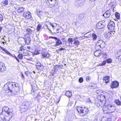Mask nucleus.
<instances>
[{"label": "nucleus", "mask_w": 121, "mask_h": 121, "mask_svg": "<svg viewBox=\"0 0 121 121\" xmlns=\"http://www.w3.org/2000/svg\"><path fill=\"white\" fill-rule=\"evenodd\" d=\"M4 88L6 95L10 96L13 93L16 95L19 92L20 87L17 83L14 82H9L5 84Z\"/></svg>", "instance_id": "nucleus-1"}, {"label": "nucleus", "mask_w": 121, "mask_h": 121, "mask_svg": "<svg viewBox=\"0 0 121 121\" xmlns=\"http://www.w3.org/2000/svg\"><path fill=\"white\" fill-rule=\"evenodd\" d=\"M1 119L3 121H9L13 116V111L7 106L4 107L0 114Z\"/></svg>", "instance_id": "nucleus-2"}, {"label": "nucleus", "mask_w": 121, "mask_h": 121, "mask_svg": "<svg viewBox=\"0 0 121 121\" xmlns=\"http://www.w3.org/2000/svg\"><path fill=\"white\" fill-rule=\"evenodd\" d=\"M29 51L24 48V47L22 45L20 48L19 50L18 51V54L17 57L14 55V57L16 59L18 63L20 62V61L19 59L22 60L24 56L27 55L29 54Z\"/></svg>", "instance_id": "nucleus-3"}, {"label": "nucleus", "mask_w": 121, "mask_h": 121, "mask_svg": "<svg viewBox=\"0 0 121 121\" xmlns=\"http://www.w3.org/2000/svg\"><path fill=\"white\" fill-rule=\"evenodd\" d=\"M116 107L114 104H109L103 106L102 110L104 114H108L113 112L116 110Z\"/></svg>", "instance_id": "nucleus-4"}, {"label": "nucleus", "mask_w": 121, "mask_h": 121, "mask_svg": "<svg viewBox=\"0 0 121 121\" xmlns=\"http://www.w3.org/2000/svg\"><path fill=\"white\" fill-rule=\"evenodd\" d=\"M79 38L76 37L74 38H69L68 41L69 44V46L75 49L77 48L80 44V42L78 39Z\"/></svg>", "instance_id": "nucleus-5"}, {"label": "nucleus", "mask_w": 121, "mask_h": 121, "mask_svg": "<svg viewBox=\"0 0 121 121\" xmlns=\"http://www.w3.org/2000/svg\"><path fill=\"white\" fill-rule=\"evenodd\" d=\"M32 31H28L27 33L25 34L24 37V40L26 44L29 45L31 40L30 35L32 34Z\"/></svg>", "instance_id": "nucleus-6"}, {"label": "nucleus", "mask_w": 121, "mask_h": 121, "mask_svg": "<svg viewBox=\"0 0 121 121\" xmlns=\"http://www.w3.org/2000/svg\"><path fill=\"white\" fill-rule=\"evenodd\" d=\"M32 87L31 91L33 93V95H37L39 93L37 86L35 83H33L31 84Z\"/></svg>", "instance_id": "nucleus-7"}, {"label": "nucleus", "mask_w": 121, "mask_h": 121, "mask_svg": "<svg viewBox=\"0 0 121 121\" xmlns=\"http://www.w3.org/2000/svg\"><path fill=\"white\" fill-rule=\"evenodd\" d=\"M97 99L100 101L99 105H102L104 104L105 102V96L102 94L100 95H98L97 97Z\"/></svg>", "instance_id": "nucleus-8"}, {"label": "nucleus", "mask_w": 121, "mask_h": 121, "mask_svg": "<svg viewBox=\"0 0 121 121\" xmlns=\"http://www.w3.org/2000/svg\"><path fill=\"white\" fill-rule=\"evenodd\" d=\"M85 0H76L74 4L76 7H81L85 3Z\"/></svg>", "instance_id": "nucleus-9"}, {"label": "nucleus", "mask_w": 121, "mask_h": 121, "mask_svg": "<svg viewBox=\"0 0 121 121\" xmlns=\"http://www.w3.org/2000/svg\"><path fill=\"white\" fill-rule=\"evenodd\" d=\"M119 86V82L116 80L112 82L110 85V88L112 89L116 88L118 87Z\"/></svg>", "instance_id": "nucleus-10"}, {"label": "nucleus", "mask_w": 121, "mask_h": 121, "mask_svg": "<svg viewBox=\"0 0 121 121\" xmlns=\"http://www.w3.org/2000/svg\"><path fill=\"white\" fill-rule=\"evenodd\" d=\"M105 23L104 20L99 22L96 25V27L99 29L103 28L105 26Z\"/></svg>", "instance_id": "nucleus-11"}, {"label": "nucleus", "mask_w": 121, "mask_h": 121, "mask_svg": "<svg viewBox=\"0 0 121 121\" xmlns=\"http://www.w3.org/2000/svg\"><path fill=\"white\" fill-rule=\"evenodd\" d=\"M50 38L53 39L57 40L56 41V44H55V46H58L62 44V42L57 37H56L50 36L49 37V39Z\"/></svg>", "instance_id": "nucleus-12"}, {"label": "nucleus", "mask_w": 121, "mask_h": 121, "mask_svg": "<svg viewBox=\"0 0 121 121\" xmlns=\"http://www.w3.org/2000/svg\"><path fill=\"white\" fill-rule=\"evenodd\" d=\"M115 26L114 22L113 21H111L109 23L107 26V27L109 30H114V29Z\"/></svg>", "instance_id": "nucleus-13"}, {"label": "nucleus", "mask_w": 121, "mask_h": 121, "mask_svg": "<svg viewBox=\"0 0 121 121\" xmlns=\"http://www.w3.org/2000/svg\"><path fill=\"white\" fill-rule=\"evenodd\" d=\"M89 110L88 108L86 107L83 106L81 114L83 116H85L88 114Z\"/></svg>", "instance_id": "nucleus-14"}, {"label": "nucleus", "mask_w": 121, "mask_h": 121, "mask_svg": "<svg viewBox=\"0 0 121 121\" xmlns=\"http://www.w3.org/2000/svg\"><path fill=\"white\" fill-rule=\"evenodd\" d=\"M23 16L27 19H30L31 17V13L28 11L24 12Z\"/></svg>", "instance_id": "nucleus-15"}, {"label": "nucleus", "mask_w": 121, "mask_h": 121, "mask_svg": "<svg viewBox=\"0 0 121 121\" xmlns=\"http://www.w3.org/2000/svg\"><path fill=\"white\" fill-rule=\"evenodd\" d=\"M110 77L109 76H106L103 77V82L106 84L109 82L110 81Z\"/></svg>", "instance_id": "nucleus-16"}, {"label": "nucleus", "mask_w": 121, "mask_h": 121, "mask_svg": "<svg viewBox=\"0 0 121 121\" xmlns=\"http://www.w3.org/2000/svg\"><path fill=\"white\" fill-rule=\"evenodd\" d=\"M102 54L101 50H96L94 53V55L96 57H99Z\"/></svg>", "instance_id": "nucleus-17"}, {"label": "nucleus", "mask_w": 121, "mask_h": 121, "mask_svg": "<svg viewBox=\"0 0 121 121\" xmlns=\"http://www.w3.org/2000/svg\"><path fill=\"white\" fill-rule=\"evenodd\" d=\"M83 106H78L76 107L75 108L78 113L81 114Z\"/></svg>", "instance_id": "nucleus-18"}, {"label": "nucleus", "mask_w": 121, "mask_h": 121, "mask_svg": "<svg viewBox=\"0 0 121 121\" xmlns=\"http://www.w3.org/2000/svg\"><path fill=\"white\" fill-rule=\"evenodd\" d=\"M111 15V11L110 10H108L103 14V16L105 18H108Z\"/></svg>", "instance_id": "nucleus-19"}, {"label": "nucleus", "mask_w": 121, "mask_h": 121, "mask_svg": "<svg viewBox=\"0 0 121 121\" xmlns=\"http://www.w3.org/2000/svg\"><path fill=\"white\" fill-rule=\"evenodd\" d=\"M96 43L101 46L102 48L104 47V43L102 40H99Z\"/></svg>", "instance_id": "nucleus-20"}, {"label": "nucleus", "mask_w": 121, "mask_h": 121, "mask_svg": "<svg viewBox=\"0 0 121 121\" xmlns=\"http://www.w3.org/2000/svg\"><path fill=\"white\" fill-rule=\"evenodd\" d=\"M56 1V0H48L47 2V3H48L50 4L49 7L52 8L53 4L55 3V2Z\"/></svg>", "instance_id": "nucleus-21"}, {"label": "nucleus", "mask_w": 121, "mask_h": 121, "mask_svg": "<svg viewBox=\"0 0 121 121\" xmlns=\"http://www.w3.org/2000/svg\"><path fill=\"white\" fill-rule=\"evenodd\" d=\"M24 38L22 37H19L18 39V43L21 45L24 44Z\"/></svg>", "instance_id": "nucleus-22"}, {"label": "nucleus", "mask_w": 121, "mask_h": 121, "mask_svg": "<svg viewBox=\"0 0 121 121\" xmlns=\"http://www.w3.org/2000/svg\"><path fill=\"white\" fill-rule=\"evenodd\" d=\"M117 56L118 57V60L121 62V49L120 51H118L117 52Z\"/></svg>", "instance_id": "nucleus-23"}, {"label": "nucleus", "mask_w": 121, "mask_h": 121, "mask_svg": "<svg viewBox=\"0 0 121 121\" xmlns=\"http://www.w3.org/2000/svg\"><path fill=\"white\" fill-rule=\"evenodd\" d=\"M65 95L69 98H71L72 97V94L71 92L69 91H68L65 93Z\"/></svg>", "instance_id": "nucleus-24"}, {"label": "nucleus", "mask_w": 121, "mask_h": 121, "mask_svg": "<svg viewBox=\"0 0 121 121\" xmlns=\"http://www.w3.org/2000/svg\"><path fill=\"white\" fill-rule=\"evenodd\" d=\"M114 103L118 106H121V101L119 99H115Z\"/></svg>", "instance_id": "nucleus-25"}, {"label": "nucleus", "mask_w": 121, "mask_h": 121, "mask_svg": "<svg viewBox=\"0 0 121 121\" xmlns=\"http://www.w3.org/2000/svg\"><path fill=\"white\" fill-rule=\"evenodd\" d=\"M0 48L2 49L7 54H8V55H11V54L5 48H4L0 46Z\"/></svg>", "instance_id": "nucleus-26"}, {"label": "nucleus", "mask_w": 121, "mask_h": 121, "mask_svg": "<svg viewBox=\"0 0 121 121\" xmlns=\"http://www.w3.org/2000/svg\"><path fill=\"white\" fill-rule=\"evenodd\" d=\"M42 56L43 58L46 57L48 58L49 57V54L47 53L43 52L42 53Z\"/></svg>", "instance_id": "nucleus-27"}, {"label": "nucleus", "mask_w": 121, "mask_h": 121, "mask_svg": "<svg viewBox=\"0 0 121 121\" xmlns=\"http://www.w3.org/2000/svg\"><path fill=\"white\" fill-rule=\"evenodd\" d=\"M115 32V31H110V32H108V33H106V35L110 37L112 35V34L113 33V34Z\"/></svg>", "instance_id": "nucleus-28"}, {"label": "nucleus", "mask_w": 121, "mask_h": 121, "mask_svg": "<svg viewBox=\"0 0 121 121\" xmlns=\"http://www.w3.org/2000/svg\"><path fill=\"white\" fill-rule=\"evenodd\" d=\"M25 9V8H23L22 7H20L18 8L17 9V11L18 13H21L23 12Z\"/></svg>", "instance_id": "nucleus-29"}, {"label": "nucleus", "mask_w": 121, "mask_h": 121, "mask_svg": "<svg viewBox=\"0 0 121 121\" xmlns=\"http://www.w3.org/2000/svg\"><path fill=\"white\" fill-rule=\"evenodd\" d=\"M55 7V9H57L58 8H59V5H58V3L57 2H55V3H54L53 4V7Z\"/></svg>", "instance_id": "nucleus-30"}, {"label": "nucleus", "mask_w": 121, "mask_h": 121, "mask_svg": "<svg viewBox=\"0 0 121 121\" xmlns=\"http://www.w3.org/2000/svg\"><path fill=\"white\" fill-rule=\"evenodd\" d=\"M106 63V60L103 61L102 63L100 64L97 65V66H103L105 65Z\"/></svg>", "instance_id": "nucleus-31"}, {"label": "nucleus", "mask_w": 121, "mask_h": 121, "mask_svg": "<svg viewBox=\"0 0 121 121\" xmlns=\"http://www.w3.org/2000/svg\"><path fill=\"white\" fill-rule=\"evenodd\" d=\"M95 48L96 50H99L100 48H102L96 43Z\"/></svg>", "instance_id": "nucleus-32"}, {"label": "nucleus", "mask_w": 121, "mask_h": 121, "mask_svg": "<svg viewBox=\"0 0 121 121\" xmlns=\"http://www.w3.org/2000/svg\"><path fill=\"white\" fill-rule=\"evenodd\" d=\"M62 65H56L54 66V69L55 70H56L58 69V68H62Z\"/></svg>", "instance_id": "nucleus-33"}, {"label": "nucleus", "mask_w": 121, "mask_h": 121, "mask_svg": "<svg viewBox=\"0 0 121 121\" xmlns=\"http://www.w3.org/2000/svg\"><path fill=\"white\" fill-rule=\"evenodd\" d=\"M92 37L93 39V40H95L97 38L96 35L94 33H93L92 34Z\"/></svg>", "instance_id": "nucleus-34"}, {"label": "nucleus", "mask_w": 121, "mask_h": 121, "mask_svg": "<svg viewBox=\"0 0 121 121\" xmlns=\"http://www.w3.org/2000/svg\"><path fill=\"white\" fill-rule=\"evenodd\" d=\"M115 16L117 19H120V14L118 12H116L115 13Z\"/></svg>", "instance_id": "nucleus-35"}, {"label": "nucleus", "mask_w": 121, "mask_h": 121, "mask_svg": "<svg viewBox=\"0 0 121 121\" xmlns=\"http://www.w3.org/2000/svg\"><path fill=\"white\" fill-rule=\"evenodd\" d=\"M37 15L40 18H41V17L42 14V12L41 11H39L38 12H37Z\"/></svg>", "instance_id": "nucleus-36"}, {"label": "nucleus", "mask_w": 121, "mask_h": 121, "mask_svg": "<svg viewBox=\"0 0 121 121\" xmlns=\"http://www.w3.org/2000/svg\"><path fill=\"white\" fill-rule=\"evenodd\" d=\"M42 25L39 24L38 25L37 27V30H40L41 28Z\"/></svg>", "instance_id": "nucleus-37"}, {"label": "nucleus", "mask_w": 121, "mask_h": 121, "mask_svg": "<svg viewBox=\"0 0 121 121\" xmlns=\"http://www.w3.org/2000/svg\"><path fill=\"white\" fill-rule=\"evenodd\" d=\"M112 60L110 58H108L106 60V62L108 63H110L112 62Z\"/></svg>", "instance_id": "nucleus-38"}, {"label": "nucleus", "mask_w": 121, "mask_h": 121, "mask_svg": "<svg viewBox=\"0 0 121 121\" xmlns=\"http://www.w3.org/2000/svg\"><path fill=\"white\" fill-rule=\"evenodd\" d=\"M2 3L3 4H4L5 5H7L8 4V0H6L3 1Z\"/></svg>", "instance_id": "nucleus-39"}, {"label": "nucleus", "mask_w": 121, "mask_h": 121, "mask_svg": "<svg viewBox=\"0 0 121 121\" xmlns=\"http://www.w3.org/2000/svg\"><path fill=\"white\" fill-rule=\"evenodd\" d=\"M91 79V77H90L89 76H87L86 77V81L89 82Z\"/></svg>", "instance_id": "nucleus-40"}, {"label": "nucleus", "mask_w": 121, "mask_h": 121, "mask_svg": "<svg viewBox=\"0 0 121 121\" xmlns=\"http://www.w3.org/2000/svg\"><path fill=\"white\" fill-rule=\"evenodd\" d=\"M83 81V78L82 77L78 79V81L80 83H82Z\"/></svg>", "instance_id": "nucleus-41"}, {"label": "nucleus", "mask_w": 121, "mask_h": 121, "mask_svg": "<svg viewBox=\"0 0 121 121\" xmlns=\"http://www.w3.org/2000/svg\"><path fill=\"white\" fill-rule=\"evenodd\" d=\"M101 91L99 90L96 91V93L98 95H101Z\"/></svg>", "instance_id": "nucleus-42"}, {"label": "nucleus", "mask_w": 121, "mask_h": 121, "mask_svg": "<svg viewBox=\"0 0 121 121\" xmlns=\"http://www.w3.org/2000/svg\"><path fill=\"white\" fill-rule=\"evenodd\" d=\"M25 73L26 75L27 76H28L30 74V73L29 72L27 71H25Z\"/></svg>", "instance_id": "nucleus-43"}, {"label": "nucleus", "mask_w": 121, "mask_h": 121, "mask_svg": "<svg viewBox=\"0 0 121 121\" xmlns=\"http://www.w3.org/2000/svg\"><path fill=\"white\" fill-rule=\"evenodd\" d=\"M21 78H22V79L24 80L25 79V78L24 77L23 74L22 73H21Z\"/></svg>", "instance_id": "nucleus-44"}, {"label": "nucleus", "mask_w": 121, "mask_h": 121, "mask_svg": "<svg viewBox=\"0 0 121 121\" xmlns=\"http://www.w3.org/2000/svg\"><path fill=\"white\" fill-rule=\"evenodd\" d=\"M49 24L50 25V26H51L52 27L53 29H54L55 27V26L51 22H50L49 23Z\"/></svg>", "instance_id": "nucleus-45"}, {"label": "nucleus", "mask_w": 121, "mask_h": 121, "mask_svg": "<svg viewBox=\"0 0 121 121\" xmlns=\"http://www.w3.org/2000/svg\"><path fill=\"white\" fill-rule=\"evenodd\" d=\"M73 102H70L68 104V105L69 106H71L73 104Z\"/></svg>", "instance_id": "nucleus-46"}, {"label": "nucleus", "mask_w": 121, "mask_h": 121, "mask_svg": "<svg viewBox=\"0 0 121 121\" xmlns=\"http://www.w3.org/2000/svg\"><path fill=\"white\" fill-rule=\"evenodd\" d=\"M105 121H111V119L110 118H108L105 120Z\"/></svg>", "instance_id": "nucleus-47"}, {"label": "nucleus", "mask_w": 121, "mask_h": 121, "mask_svg": "<svg viewBox=\"0 0 121 121\" xmlns=\"http://www.w3.org/2000/svg\"><path fill=\"white\" fill-rule=\"evenodd\" d=\"M3 20V17L2 15L0 14V21H2Z\"/></svg>", "instance_id": "nucleus-48"}, {"label": "nucleus", "mask_w": 121, "mask_h": 121, "mask_svg": "<svg viewBox=\"0 0 121 121\" xmlns=\"http://www.w3.org/2000/svg\"><path fill=\"white\" fill-rule=\"evenodd\" d=\"M26 103H27V102H24V103H25L24 104V103H23V105L24 106H26V108H25V109H27V105H26Z\"/></svg>", "instance_id": "nucleus-49"}, {"label": "nucleus", "mask_w": 121, "mask_h": 121, "mask_svg": "<svg viewBox=\"0 0 121 121\" xmlns=\"http://www.w3.org/2000/svg\"><path fill=\"white\" fill-rule=\"evenodd\" d=\"M64 50V48H59V51H63Z\"/></svg>", "instance_id": "nucleus-50"}, {"label": "nucleus", "mask_w": 121, "mask_h": 121, "mask_svg": "<svg viewBox=\"0 0 121 121\" xmlns=\"http://www.w3.org/2000/svg\"><path fill=\"white\" fill-rule=\"evenodd\" d=\"M102 56H105L106 55V52L105 53H103L102 54Z\"/></svg>", "instance_id": "nucleus-51"}, {"label": "nucleus", "mask_w": 121, "mask_h": 121, "mask_svg": "<svg viewBox=\"0 0 121 121\" xmlns=\"http://www.w3.org/2000/svg\"><path fill=\"white\" fill-rule=\"evenodd\" d=\"M36 34L37 35H38L39 34V31H37L36 32H35Z\"/></svg>", "instance_id": "nucleus-52"}, {"label": "nucleus", "mask_w": 121, "mask_h": 121, "mask_svg": "<svg viewBox=\"0 0 121 121\" xmlns=\"http://www.w3.org/2000/svg\"><path fill=\"white\" fill-rule=\"evenodd\" d=\"M45 26H46L47 27V29L48 30H50V28H49L48 26L47 25H45Z\"/></svg>", "instance_id": "nucleus-53"}, {"label": "nucleus", "mask_w": 121, "mask_h": 121, "mask_svg": "<svg viewBox=\"0 0 121 121\" xmlns=\"http://www.w3.org/2000/svg\"><path fill=\"white\" fill-rule=\"evenodd\" d=\"M50 41H51V42H50L51 43H54V41L53 40H49Z\"/></svg>", "instance_id": "nucleus-54"}, {"label": "nucleus", "mask_w": 121, "mask_h": 121, "mask_svg": "<svg viewBox=\"0 0 121 121\" xmlns=\"http://www.w3.org/2000/svg\"><path fill=\"white\" fill-rule=\"evenodd\" d=\"M27 48L28 49L30 50L31 49V48L30 46H28L27 47Z\"/></svg>", "instance_id": "nucleus-55"}, {"label": "nucleus", "mask_w": 121, "mask_h": 121, "mask_svg": "<svg viewBox=\"0 0 121 121\" xmlns=\"http://www.w3.org/2000/svg\"><path fill=\"white\" fill-rule=\"evenodd\" d=\"M3 28V27H2L1 26H0V30H1Z\"/></svg>", "instance_id": "nucleus-56"}, {"label": "nucleus", "mask_w": 121, "mask_h": 121, "mask_svg": "<svg viewBox=\"0 0 121 121\" xmlns=\"http://www.w3.org/2000/svg\"><path fill=\"white\" fill-rule=\"evenodd\" d=\"M95 0H90L92 2H93L94 1H95Z\"/></svg>", "instance_id": "nucleus-57"}, {"label": "nucleus", "mask_w": 121, "mask_h": 121, "mask_svg": "<svg viewBox=\"0 0 121 121\" xmlns=\"http://www.w3.org/2000/svg\"><path fill=\"white\" fill-rule=\"evenodd\" d=\"M97 119H95V120H94V121H97Z\"/></svg>", "instance_id": "nucleus-58"}, {"label": "nucleus", "mask_w": 121, "mask_h": 121, "mask_svg": "<svg viewBox=\"0 0 121 121\" xmlns=\"http://www.w3.org/2000/svg\"><path fill=\"white\" fill-rule=\"evenodd\" d=\"M120 98L121 100V96L120 97Z\"/></svg>", "instance_id": "nucleus-59"}, {"label": "nucleus", "mask_w": 121, "mask_h": 121, "mask_svg": "<svg viewBox=\"0 0 121 121\" xmlns=\"http://www.w3.org/2000/svg\"><path fill=\"white\" fill-rule=\"evenodd\" d=\"M28 29H28H28H26V30H28Z\"/></svg>", "instance_id": "nucleus-60"}, {"label": "nucleus", "mask_w": 121, "mask_h": 121, "mask_svg": "<svg viewBox=\"0 0 121 121\" xmlns=\"http://www.w3.org/2000/svg\"><path fill=\"white\" fill-rule=\"evenodd\" d=\"M29 30H31L30 29H29Z\"/></svg>", "instance_id": "nucleus-61"}, {"label": "nucleus", "mask_w": 121, "mask_h": 121, "mask_svg": "<svg viewBox=\"0 0 121 121\" xmlns=\"http://www.w3.org/2000/svg\"><path fill=\"white\" fill-rule=\"evenodd\" d=\"M2 43H4V42H2Z\"/></svg>", "instance_id": "nucleus-62"}, {"label": "nucleus", "mask_w": 121, "mask_h": 121, "mask_svg": "<svg viewBox=\"0 0 121 121\" xmlns=\"http://www.w3.org/2000/svg\"><path fill=\"white\" fill-rule=\"evenodd\" d=\"M38 69L39 70L40 69L39 68V69Z\"/></svg>", "instance_id": "nucleus-63"}, {"label": "nucleus", "mask_w": 121, "mask_h": 121, "mask_svg": "<svg viewBox=\"0 0 121 121\" xmlns=\"http://www.w3.org/2000/svg\"><path fill=\"white\" fill-rule=\"evenodd\" d=\"M87 121L86 120H85V121Z\"/></svg>", "instance_id": "nucleus-64"}]
</instances>
